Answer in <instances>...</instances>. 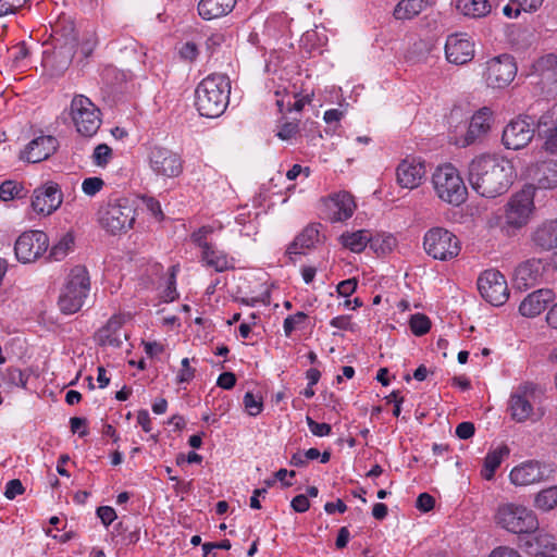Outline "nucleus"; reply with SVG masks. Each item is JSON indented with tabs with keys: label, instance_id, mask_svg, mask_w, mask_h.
Instances as JSON below:
<instances>
[{
	"label": "nucleus",
	"instance_id": "nucleus-11",
	"mask_svg": "<svg viewBox=\"0 0 557 557\" xmlns=\"http://www.w3.org/2000/svg\"><path fill=\"white\" fill-rule=\"evenodd\" d=\"M481 296L493 306L504 305L509 297L505 276L496 270H486L478 278Z\"/></svg>",
	"mask_w": 557,
	"mask_h": 557
},
{
	"label": "nucleus",
	"instance_id": "nucleus-12",
	"mask_svg": "<svg viewBox=\"0 0 557 557\" xmlns=\"http://www.w3.org/2000/svg\"><path fill=\"white\" fill-rule=\"evenodd\" d=\"M49 239L41 231H29L18 236L15 242L14 251L17 260L28 263L37 260L47 251Z\"/></svg>",
	"mask_w": 557,
	"mask_h": 557
},
{
	"label": "nucleus",
	"instance_id": "nucleus-15",
	"mask_svg": "<svg viewBox=\"0 0 557 557\" xmlns=\"http://www.w3.org/2000/svg\"><path fill=\"white\" fill-rule=\"evenodd\" d=\"M517 74V65L509 54L495 57L486 62V84L493 88H503L509 85Z\"/></svg>",
	"mask_w": 557,
	"mask_h": 557
},
{
	"label": "nucleus",
	"instance_id": "nucleus-9",
	"mask_svg": "<svg viewBox=\"0 0 557 557\" xmlns=\"http://www.w3.org/2000/svg\"><path fill=\"white\" fill-rule=\"evenodd\" d=\"M70 109L72 121L81 135L91 137L98 132L101 113L89 98L76 95L71 101Z\"/></svg>",
	"mask_w": 557,
	"mask_h": 557
},
{
	"label": "nucleus",
	"instance_id": "nucleus-27",
	"mask_svg": "<svg viewBox=\"0 0 557 557\" xmlns=\"http://www.w3.org/2000/svg\"><path fill=\"white\" fill-rule=\"evenodd\" d=\"M123 318L121 315H113L107 324L98 331V342L102 346H110L119 348L122 346L123 341L127 338L126 333L123 331Z\"/></svg>",
	"mask_w": 557,
	"mask_h": 557
},
{
	"label": "nucleus",
	"instance_id": "nucleus-58",
	"mask_svg": "<svg viewBox=\"0 0 557 557\" xmlns=\"http://www.w3.org/2000/svg\"><path fill=\"white\" fill-rule=\"evenodd\" d=\"M180 54L183 59L194 61L198 55V48L194 42H186L180 50Z\"/></svg>",
	"mask_w": 557,
	"mask_h": 557
},
{
	"label": "nucleus",
	"instance_id": "nucleus-26",
	"mask_svg": "<svg viewBox=\"0 0 557 557\" xmlns=\"http://www.w3.org/2000/svg\"><path fill=\"white\" fill-rule=\"evenodd\" d=\"M545 474L540 462L529 460L516 466L509 474L510 482L517 486H527L539 483Z\"/></svg>",
	"mask_w": 557,
	"mask_h": 557
},
{
	"label": "nucleus",
	"instance_id": "nucleus-53",
	"mask_svg": "<svg viewBox=\"0 0 557 557\" xmlns=\"http://www.w3.org/2000/svg\"><path fill=\"white\" fill-rule=\"evenodd\" d=\"M475 431L472 422H461L456 428V435L461 440H468L473 436Z\"/></svg>",
	"mask_w": 557,
	"mask_h": 557
},
{
	"label": "nucleus",
	"instance_id": "nucleus-22",
	"mask_svg": "<svg viewBox=\"0 0 557 557\" xmlns=\"http://www.w3.org/2000/svg\"><path fill=\"white\" fill-rule=\"evenodd\" d=\"M58 149V140L53 136L42 135L33 139L20 153V159L37 163L48 159Z\"/></svg>",
	"mask_w": 557,
	"mask_h": 557
},
{
	"label": "nucleus",
	"instance_id": "nucleus-39",
	"mask_svg": "<svg viewBox=\"0 0 557 557\" xmlns=\"http://www.w3.org/2000/svg\"><path fill=\"white\" fill-rule=\"evenodd\" d=\"M30 51V47L25 41H21L12 46L10 49H8V58L11 62V65L15 69L24 67Z\"/></svg>",
	"mask_w": 557,
	"mask_h": 557
},
{
	"label": "nucleus",
	"instance_id": "nucleus-31",
	"mask_svg": "<svg viewBox=\"0 0 557 557\" xmlns=\"http://www.w3.org/2000/svg\"><path fill=\"white\" fill-rule=\"evenodd\" d=\"M319 228L317 224H310L302 230V232L294 239L288 246L287 253L300 255L304 253L305 249L314 247L315 243L319 242Z\"/></svg>",
	"mask_w": 557,
	"mask_h": 557
},
{
	"label": "nucleus",
	"instance_id": "nucleus-5",
	"mask_svg": "<svg viewBox=\"0 0 557 557\" xmlns=\"http://www.w3.org/2000/svg\"><path fill=\"white\" fill-rule=\"evenodd\" d=\"M432 184L437 197L453 206H460L468 190L458 170L451 164L438 166L432 175Z\"/></svg>",
	"mask_w": 557,
	"mask_h": 557
},
{
	"label": "nucleus",
	"instance_id": "nucleus-6",
	"mask_svg": "<svg viewBox=\"0 0 557 557\" xmlns=\"http://www.w3.org/2000/svg\"><path fill=\"white\" fill-rule=\"evenodd\" d=\"M98 221L102 228L115 235L133 227L135 209L127 198L109 200L98 211Z\"/></svg>",
	"mask_w": 557,
	"mask_h": 557
},
{
	"label": "nucleus",
	"instance_id": "nucleus-24",
	"mask_svg": "<svg viewBox=\"0 0 557 557\" xmlns=\"http://www.w3.org/2000/svg\"><path fill=\"white\" fill-rule=\"evenodd\" d=\"M556 299L550 288H540L527 295L519 306V312L527 318L540 315Z\"/></svg>",
	"mask_w": 557,
	"mask_h": 557
},
{
	"label": "nucleus",
	"instance_id": "nucleus-40",
	"mask_svg": "<svg viewBox=\"0 0 557 557\" xmlns=\"http://www.w3.org/2000/svg\"><path fill=\"white\" fill-rule=\"evenodd\" d=\"M26 194L27 191L24 186L15 181H4L0 185V199L2 201L21 199L24 198Z\"/></svg>",
	"mask_w": 557,
	"mask_h": 557
},
{
	"label": "nucleus",
	"instance_id": "nucleus-47",
	"mask_svg": "<svg viewBox=\"0 0 557 557\" xmlns=\"http://www.w3.org/2000/svg\"><path fill=\"white\" fill-rule=\"evenodd\" d=\"M23 493H24V486H23L22 482L18 479L10 480L7 483L4 496L8 499H13L17 495H21Z\"/></svg>",
	"mask_w": 557,
	"mask_h": 557
},
{
	"label": "nucleus",
	"instance_id": "nucleus-35",
	"mask_svg": "<svg viewBox=\"0 0 557 557\" xmlns=\"http://www.w3.org/2000/svg\"><path fill=\"white\" fill-rule=\"evenodd\" d=\"M508 455L509 448L506 445H502L498 448L491 450L484 458V466L481 472L482 476L485 480H492L504 457Z\"/></svg>",
	"mask_w": 557,
	"mask_h": 557
},
{
	"label": "nucleus",
	"instance_id": "nucleus-8",
	"mask_svg": "<svg viewBox=\"0 0 557 557\" xmlns=\"http://www.w3.org/2000/svg\"><path fill=\"white\" fill-rule=\"evenodd\" d=\"M496 518L502 528L516 534L532 533L539 528L535 513L521 505L507 504L499 507Z\"/></svg>",
	"mask_w": 557,
	"mask_h": 557
},
{
	"label": "nucleus",
	"instance_id": "nucleus-49",
	"mask_svg": "<svg viewBox=\"0 0 557 557\" xmlns=\"http://www.w3.org/2000/svg\"><path fill=\"white\" fill-rule=\"evenodd\" d=\"M299 131L298 123L296 122H287L282 125L281 129L277 133V136L283 140H288L293 138Z\"/></svg>",
	"mask_w": 557,
	"mask_h": 557
},
{
	"label": "nucleus",
	"instance_id": "nucleus-18",
	"mask_svg": "<svg viewBox=\"0 0 557 557\" xmlns=\"http://www.w3.org/2000/svg\"><path fill=\"white\" fill-rule=\"evenodd\" d=\"M210 232L211 228L201 227L193 234V240L202 249V261L206 265L213 268L216 272H224L232 267L230 259L224 251L206 240V235Z\"/></svg>",
	"mask_w": 557,
	"mask_h": 557
},
{
	"label": "nucleus",
	"instance_id": "nucleus-61",
	"mask_svg": "<svg viewBox=\"0 0 557 557\" xmlns=\"http://www.w3.org/2000/svg\"><path fill=\"white\" fill-rule=\"evenodd\" d=\"M144 203H145L146 208L156 218H160V219L163 218V213H162V210H161V205H160V202L157 199H154L152 197H146V198H144Z\"/></svg>",
	"mask_w": 557,
	"mask_h": 557
},
{
	"label": "nucleus",
	"instance_id": "nucleus-14",
	"mask_svg": "<svg viewBox=\"0 0 557 557\" xmlns=\"http://www.w3.org/2000/svg\"><path fill=\"white\" fill-rule=\"evenodd\" d=\"M550 271L549 263L542 258H531L521 262L515 270L513 282L517 288L527 289L544 282Z\"/></svg>",
	"mask_w": 557,
	"mask_h": 557
},
{
	"label": "nucleus",
	"instance_id": "nucleus-10",
	"mask_svg": "<svg viewBox=\"0 0 557 557\" xmlns=\"http://www.w3.org/2000/svg\"><path fill=\"white\" fill-rule=\"evenodd\" d=\"M148 163L153 174L161 178H175L183 172L181 156L165 147H152L148 153Z\"/></svg>",
	"mask_w": 557,
	"mask_h": 557
},
{
	"label": "nucleus",
	"instance_id": "nucleus-2",
	"mask_svg": "<svg viewBox=\"0 0 557 557\" xmlns=\"http://www.w3.org/2000/svg\"><path fill=\"white\" fill-rule=\"evenodd\" d=\"M231 83L227 76L212 74L203 78L197 86L196 108L200 115L214 119L219 117L228 104Z\"/></svg>",
	"mask_w": 557,
	"mask_h": 557
},
{
	"label": "nucleus",
	"instance_id": "nucleus-7",
	"mask_svg": "<svg viewBox=\"0 0 557 557\" xmlns=\"http://www.w3.org/2000/svg\"><path fill=\"white\" fill-rule=\"evenodd\" d=\"M423 247L430 257L441 261L456 258L461 249L457 236L443 227L429 230L423 238Z\"/></svg>",
	"mask_w": 557,
	"mask_h": 557
},
{
	"label": "nucleus",
	"instance_id": "nucleus-17",
	"mask_svg": "<svg viewBox=\"0 0 557 557\" xmlns=\"http://www.w3.org/2000/svg\"><path fill=\"white\" fill-rule=\"evenodd\" d=\"M62 201L63 195L59 185L50 182L34 190L32 208L38 214L50 215L59 209Z\"/></svg>",
	"mask_w": 557,
	"mask_h": 557
},
{
	"label": "nucleus",
	"instance_id": "nucleus-21",
	"mask_svg": "<svg viewBox=\"0 0 557 557\" xmlns=\"http://www.w3.org/2000/svg\"><path fill=\"white\" fill-rule=\"evenodd\" d=\"M424 162L414 159H404L396 169V180L400 187L414 189L419 187L425 176Z\"/></svg>",
	"mask_w": 557,
	"mask_h": 557
},
{
	"label": "nucleus",
	"instance_id": "nucleus-25",
	"mask_svg": "<svg viewBox=\"0 0 557 557\" xmlns=\"http://www.w3.org/2000/svg\"><path fill=\"white\" fill-rule=\"evenodd\" d=\"M527 176L532 180L539 188H556L557 162L549 160L533 164L527 169Z\"/></svg>",
	"mask_w": 557,
	"mask_h": 557
},
{
	"label": "nucleus",
	"instance_id": "nucleus-32",
	"mask_svg": "<svg viewBox=\"0 0 557 557\" xmlns=\"http://www.w3.org/2000/svg\"><path fill=\"white\" fill-rule=\"evenodd\" d=\"M341 238L343 245L352 252H361L368 244H370L371 248L377 249L376 240L372 239L371 233L367 230L343 234Z\"/></svg>",
	"mask_w": 557,
	"mask_h": 557
},
{
	"label": "nucleus",
	"instance_id": "nucleus-19",
	"mask_svg": "<svg viewBox=\"0 0 557 557\" xmlns=\"http://www.w3.org/2000/svg\"><path fill=\"white\" fill-rule=\"evenodd\" d=\"M533 208V199L529 193L513 195L507 205L506 223L515 228L522 227L528 223Z\"/></svg>",
	"mask_w": 557,
	"mask_h": 557
},
{
	"label": "nucleus",
	"instance_id": "nucleus-34",
	"mask_svg": "<svg viewBox=\"0 0 557 557\" xmlns=\"http://www.w3.org/2000/svg\"><path fill=\"white\" fill-rule=\"evenodd\" d=\"M527 545L534 557H557V543L550 535L539 534L534 537V543L528 541Z\"/></svg>",
	"mask_w": 557,
	"mask_h": 557
},
{
	"label": "nucleus",
	"instance_id": "nucleus-64",
	"mask_svg": "<svg viewBox=\"0 0 557 557\" xmlns=\"http://www.w3.org/2000/svg\"><path fill=\"white\" fill-rule=\"evenodd\" d=\"M546 322L552 329L557 330V302L547 311Z\"/></svg>",
	"mask_w": 557,
	"mask_h": 557
},
{
	"label": "nucleus",
	"instance_id": "nucleus-43",
	"mask_svg": "<svg viewBox=\"0 0 557 557\" xmlns=\"http://www.w3.org/2000/svg\"><path fill=\"white\" fill-rule=\"evenodd\" d=\"M245 409L249 416H258L262 409L263 404L261 398H257L251 392H247L244 396Z\"/></svg>",
	"mask_w": 557,
	"mask_h": 557
},
{
	"label": "nucleus",
	"instance_id": "nucleus-54",
	"mask_svg": "<svg viewBox=\"0 0 557 557\" xmlns=\"http://www.w3.org/2000/svg\"><path fill=\"white\" fill-rule=\"evenodd\" d=\"M356 288H357V280L348 278V280L341 282L337 285V293L341 296L348 297L356 290Z\"/></svg>",
	"mask_w": 557,
	"mask_h": 557
},
{
	"label": "nucleus",
	"instance_id": "nucleus-28",
	"mask_svg": "<svg viewBox=\"0 0 557 557\" xmlns=\"http://www.w3.org/2000/svg\"><path fill=\"white\" fill-rule=\"evenodd\" d=\"M236 0H200L198 2V14L205 21H212L230 14Z\"/></svg>",
	"mask_w": 557,
	"mask_h": 557
},
{
	"label": "nucleus",
	"instance_id": "nucleus-56",
	"mask_svg": "<svg viewBox=\"0 0 557 557\" xmlns=\"http://www.w3.org/2000/svg\"><path fill=\"white\" fill-rule=\"evenodd\" d=\"M290 506L296 512H305L309 509L310 503L307 495L299 494L292 499Z\"/></svg>",
	"mask_w": 557,
	"mask_h": 557
},
{
	"label": "nucleus",
	"instance_id": "nucleus-42",
	"mask_svg": "<svg viewBox=\"0 0 557 557\" xmlns=\"http://www.w3.org/2000/svg\"><path fill=\"white\" fill-rule=\"evenodd\" d=\"M307 319V314L305 312L298 311L295 314L288 315L284 320V333L286 336H289L296 329L300 327Z\"/></svg>",
	"mask_w": 557,
	"mask_h": 557
},
{
	"label": "nucleus",
	"instance_id": "nucleus-13",
	"mask_svg": "<svg viewBox=\"0 0 557 557\" xmlns=\"http://www.w3.org/2000/svg\"><path fill=\"white\" fill-rule=\"evenodd\" d=\"M534 133V122L531 117L519 116L505 126L502 141L507 149L519 150L532 140Z\"/></svg>",
	"mask_w": 557,
	"mask_h": 557
},
{
	"label": "nucleus",
	"instance_id": "nucleus-4",
	"mask_svg": "<svg viewBox=\"0 0 557 557\" xmlns=\"http://www.w3.org/2000/svg\"><path fill=\"white\" fill-rule=\"evenodd\" d=\"M90 289L89 275L85 267H74L61 289L58 306L62 313L73 314L81 310Z\"/></svg>",
	"mask_w": 557,
	"mask_h": 557
},
{
	"label": "nucleus",
	"instance_id": "nucleus-63",
	"mask_svg": "<svg viewBox=\"0 0 557 557\" xmlns=\"http://www.w3.org/2000/svg\"><path fill=\"white\" fill-rule=\"evenodd\" d=\"M324 510L329 515H332L335 511L344 513L347 510V506L345 505V503L342 499H337L335 503H326L324 505Z\"/></svg>",
	"mask_w": 557,
	"mask_h": 557
},
{
	"label": "nucleus",
	"instance_id": "nucleus-33",
	"mask_svg": "<svg viewBox=\"0 0 557 557\" xmlns=\"http://www.w3.org/2000/svg\"><path fill=\"white\" fill-rule=\"evenodd\" d=\"M456 8L465 16L481 18L491 12L492 5L488 0H457Z\"/></svg>",
	"mask_w": 557,
	"mask_h": 557
},
{
	"label": "nucleus",
	"instance_id": "nucleus-48",
	"mask_svg": "<svg viewBox=\"0 0 557 557\" xmlns=\"http://www.w3.org/2000/svg\"><path fill=\"white\" fill-rule=\"evenodd\" d=\"M97 516L106 527L110 525L116 519L115 510L110 506L99 507L97 509Z\"/></svg>",
	"mask_w": 557,
	"mask_h": 557
},
{
	"label": "nucleus",
	"instance_id": "nucleus-60",
	"mask_svg": "<svg viewBox=\"0 0 557 557\" xmlns=\"http://www.w3.org/2000/svg\"><path fill=\"white\" fill-rule=\"evenodd\" d=\"M490 557H521V555L515 548L499 546L492 550Z\"/></svg>",
	"mask_w": 557,
	"mask_h": 557
},
{
	"label": "nucleus",
	"instance_id": "nucleus-38",
	"mask_svg": "<svg viewBox=\"0 0 557 557\" xmlns=\"http://www.w3.org/2000/svg\"><path fill=\"white\" fill-rule=\"evenodd\" d=\"M534 506L542 511H549L557 506V485L542 490L535 495Z\"/></svg>",
	"mask_w": 557,
	"mask_h": 557
},
{
	"label": "nucleus",
	"instance_id": "nucleus-55",
	"mask_svg": "<svg viewBox=\"0 0 557 557\" xmlns=\"http://www.w3.org/2000/svg\"><path fill=\"white\" fill-rule=\"evenodd\" d=\"M8 379L12 384L22 387H25L27 382V379L24 375V373L16 368L8 369Z\"/></svg>",
	"mask_w": 557,
	"mask_h": 557
},
{
	"label": "nucleus",
	"instance_id": "nucleus-44",
	"mask_svg": "<svg viewBox=\"0 0 557 557\" xmlns=\"http://www.w3.org/2000/svg\"><path fill=\"white\" fill-rule=\"evenodd\" d=\"M104 186V182L102 178L98 176L87 177L82 183V190L87 196H95L98 194L102 187Z\"/></svg>",
	"mask_w": 557,
	"mask_h": 557
},
{
	"label": "nucleus",
	"instance_id": "nucleus-20",
	"mask_svg": "<svg viewBox=\"0 0 557 557\" xmlns=\"http://www.w3.org/2000/svg\"><path fill=\"white\" fill-rule=\"evenodd\" d=\"M445 53L448 62L465 64L474 57V44L467 34H453L446 40Z\"/></svg>",
	"mask_w": 557,
	"mask_h": 557
},
{
	"label": "nucleus",
	"instance_id": "nucleus-62",
	"mask_svg": "<svg viewBox=\"0 0 557 557\" xmlns=\"http://www.w3.org/2000/svg\"><path fill=\"white\" fill-rule=\"evenodd\" d=\"M137 422L147 433L151 431V420L147 410H140L137 414Z\"/></svg>",
	"mask_w": 557,
	"mask_h": 557
},
{
	"label": "nucleus",
	"instance_id": "nucleus-57",
	"mask_svg": "<svg viewBox=\"0 0 557 557\" xmlns=\"http://www.w3.org/2000/svg\"><path fill=\"white\" fill-rule=\"evenodd\" d=\"M71 431L73 433L78 432L79 436L84 437L87 435V420L85 418L73 417L70 420Z\"/></svg>",
	"mask_w": 557,
	"mask_h": 557
},
{
	"label": "nucleus",
	"instance_id": "nucleus-29",
	"mask_svg": "<svg viewBox=\"0 0 557 557\" xmlns=\"http://www.w3.org/2000/svg\"><path fill=\"white\" fill-rule=\"evenodd\" d=\"M327 207L331 213V221L339 222L352 215L356 205L350 194L339 193L331 197Z\"/></svg>",
	"mask_w": 557,
	"mask_h": 557
},
{
	"label": "nucleus",
	"instance_id": "nucleus-41",
	"mask_svg": "<svg viewBox=\"0 0 557 557\" xmlns=\"http://www.w3.org/2000/svg\"><path fill=\"white\" fill-rule=\"evenodd\" d=\"M410 330L416 336H422L430 331L431 321L425 314L416 313L410 318Z\"/></svg>",
	"mask_w": 557,
	"mask_h": 557
},
{
	"label": "nucleus",
	"instance_id": "nucleus-23",
	"mask_svg": "<svg viewBox=\"0 0 557 557\" xmlns=\"http://www.w3.org/2000/svg\"><path fill=\"white\" fill-rule=\"evenodd\" d=\"M491 123L492 111L486 107L480 109L472 115L465 136L457 144L461 147L473 145L490 132Z\"/></svg>",
	"mask_w": 557,
	"mask_h": 557
},
{
	"label": "nucleus",
	"instance_id": "nucleus-51",
	"mask_svg": "<svg viewBox=\"0 0 557 557\" xmlns=\"http://www.w3.org/2000/svg\"><path fill=\"white\" fill-rule=\"evenodd\" d=\"M435 499L428 493H421L417 498V508L423 512H428L433 509Z\"/></svg>",
	"mask_w": 557,
	"mask_h": 557
},
{
	"label": "nucleus",
	"instance_id": "nucleus-30",
	"mask_svg": "<svg viewBox=\"0 0 557 557\" xmlns=\"http://www.w3.org/2000/svg\"><path fill=\"white\" fill-rule=\"evenodd\" d=\"M533 244L542 250L557 248V220L544 222L532 234Z\"/></svg>",
	"mask_w": 557,
	"mask_h": 557
},
{
	"label": "nucleus",
	"instance_id": "nucleus-16",
	"mask_svg": "<svg viewBox=\"0 0 557 557\" xmlns=\"http://www.w3.org/2000/svg\"><path fill=\"white\" fill-rule=\"evenodd\" d=\"M529 75L543 89L547 88L548 91L555 90L557 88V54L549 52L535 59Z\"/></svg>",
	"mask_w": 557,
	"mask_h": 557
},
{
	"label": "nucleus",
	"instance_id": "nucleus-3",
	"mask_svg": "<svg viewBox=\"0 0 557 557\" xmlns=\"http://www.w3.org/2000/svg\"><path fill=\"white\" fill-rule=\"evenodd\" d=\"M544 398L545 389L542 386L531 382L520 384L509 398L508 409L511 419L518 423L540 420L545 413Z\"/></svg>",
	"mask_w": 557,
	"mask_h": 557
},
{
	"label": "nucleus",
	"instance_id": "nucleus-59",
	"mask_svg": "<svg viewBox=\"0 0 557 557\" xmlns=\"http://www.w3.org/2000/svg\"><path fill=\"white\" fill-rule=\"evenodd\" d=\"M511 2L517 3L524 12H534L542 5L543 0H511Z\"/></svg>",
	"mask_w": 557,
	"mask_h": 557
},
{
	"label": "nucleus",
	"instance_id": "nucleus-50",
	"mask_svg": "<svg viewBox=\"0 0 557 557\" xmlns=\"http://www.w3.org/2000/svg\"><path fill=\"white\" fill-rule=\"evenodd\" d=\"M225 41V36L221 33H213L206 39V49L213 53Z\"/></svg>",
	"mask_w": 557,
	"mask_h": 557
},
{
	"label": "nucleus",
	"instance_id": "nucleus-1",
	"mask_svg": "<svg viewBox=\"0 0 557 557\" xmlns=\"http://www.w3.org/2000/svg\"><path fill=\"white\" fill-rule=\"evenodd\" d=\"M513 178L511 161L498 154H480L468 166V181L472 189L485 198H495L507 193Z\"/></svg>",
	"mask_w": 557,
	"mask_h": 557
},
{
	"label": "nucleus",
	"instance_id": "nucleus-46",
	"mask_svg": "<svg viewBox=\"0 0 557 557\" xmlns=\"http://www.w3.org/2000/svg\"><path fill=\"white\" fill-rule=\"evenodd\" d=\"M112 150L111 148L106 144L98 145L92 154V159L95 164L102 166L106 165L111 158Z\"/></svg>",
	"mask_w": 557,
	"mask_h": 557
},
{
	"label": "nucleus",
	"instance_id": "nucleus-52",
	"mask_svg": "<svg viewBox=\"0 0 557 557\" xmlns=\"http://www.w3.org/2000/svg\"><path fill=\"white\" fill-rule=\"evenodd\" d=\"M236 384V376L233 372H223L216 380V385L223 389H232Z\"/></svg>",
	"mask_w": 557,
	"mask_h": 557
},
{
	"label": "nucleus",
	"instance_id": "nucleus-36",
	"mask_svg": "<svg viewBox=\"0 0 557 557\" xmlns=\"http://www.w3.org/2000/svg\"><path fill=\"white\" fill-rule=\"evenodd\" d=\"M425 7L424 0H400L393 15L396 20H410L417 16Z\"/></svg>",
	"mask_w": 557,
	"mask_h": 557
},
{
	"label": "nucleus",
	"instance_id": "nucleus-45",
	"mask_svg": "<svg viewBox=\"0 0 557 557\" xmlns=\"http://www.w3.org/2000/svg\"><path fill=\"white\" fill-rule=\"evenodd\" d=\"M306 422L311 433L315 436H329L332 432V426L329 423H319L309 416H307Z\"/></svg>",
	"mask_w": 557,
	"mask_h": 557
},
{
	"label": "nucleus",
	"instance_id": "nucleus-37",
	"mask_svg": "<svg viewBox=\"0 0 557 557\" xmlns=\"http://www.w3.org/2000/svg\"><path fill=\"white\" fill-rule=\"evenodd\" d=\"M74 247V236L71 233L64 234L55 243L49 252L48 259L54 261L63 260Z\"/></svg>",
	"mask_w": 557,
	"mask_h": 557
}]
</instances>
